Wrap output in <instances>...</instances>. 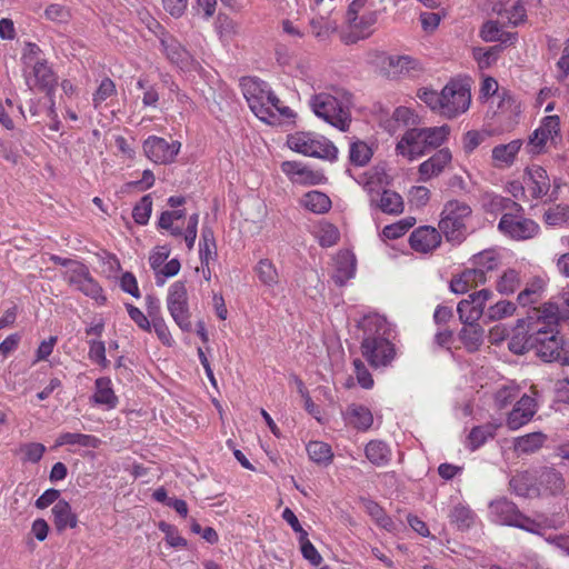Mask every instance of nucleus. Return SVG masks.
<instances>
[{"label": "nucleus", "instance_id": "4be33fe9", "mask_svg": "<svg viewBox=\"0 0 569 569\" xmlns=\"http://www.w3.org/2000/svg\"><path fill=\"white\" fill-rule=\"evenodd\" d=\"M423 140L420 128L408 129L397 142L396 152L409 161L421 158L428 150Z\"/></svg>", "mask_w": 569, "mask_h": 569}, {"label": "nucleus", "instance_id": "7c9ffc66", "mask_svg": "<svg viewBox=\"0 0 569 569\" xmlns=\"http://www.w3.org/2000/svg\"><path fill=\"white\" fill-rule=\"evenodd\" d=\"M53 522L58 531L67 528L73 529L78 526V517L72 511L70 503L66 500H58L52 509Z\"/></svg>", "mask_w": 569, "mask_h": 569}, {"label": "nucleus", "instance_id": "e433bc0d", "mask_svg": "<svg viewBox=\"0 0 569 569\" xmlns=\"http://www.w3.org/2000/svg\"><path fill=\"white\" fill-rule=\"evenodd\" d=\"M161 44L167 57L181 69H187L192 63L191 56L177 40L162 39Z\"/></svg>", "mask_w": 569, "mask_h": 569}, {"label": "nucleus", "instance_id": "603ef678", "mask_svg": "<svg viewBox=\"0 0 569 569\" xmlns=\"http://www.w3.org/2000/svg\"><path fill=\"white\" fill-rule=\"evenodd\" d=\"M516 305L508 300H500L491 305L485 313V321H499L513 316L516 312Z\"/></svg>", "mask_w": 569, "mask_h": 569}, {"label": "nucleus", "instance_id": "bf43d9fd", "mask_svg": "<svg viewBox=\"0 0 569 569\" xmlns=\"http://www.w3.org/2000/svg\"><path fill=\"white\" fill-rule=\"evenodd\" d=\"M18 452L22 462L37 463L42 459L46 447L40 442H26L20 445Z\"/></svg>", "mask_w": 569, "mask_h": 569}, {"label": "nucleus", "instance_id": "dca6fc26", "mask_svg": "<svg viewBox=\"0 0 569 569\" xmlns=\"http://www.w3.org/2000/svg\"><path fill=\"white\" fill-rule=\"evenodd\" d=\"M493 292L489 289H481L470 293L457 306V312L462 323H476L485 317L486 305L492 298Z\"/></svg>", "mask_w": 569, "mask_h": 569}, {"label": "nucleus", "instance_id": "b1692460", "mask_svg": "<svg viewBox=\"0 0 569 569\" xmlns=\"http://www.w3.org/2000/svg\"><path fill=\"white\" fill-rule=\"evenodd\" d=\"M452 161V152L449 148H441L418 167L421 181H428L440 176Z\"/></svg>", "mask_w": 569, "mask_h": 569}, {"label": "nucleus", "instance_id": "bb28decb", "mask_svg": "<svg viewBox=\"0 0 569 569\" xmlns=\"http://www.w3.org/2000/svg\"><path fill=\"white\" fill-rule=\"evenodd\" d=\"M356 268L357 260L353 252L350 250L339 251L333 257V281L339 286H343L348 280L355 277Z\"/></svg>", "mask_w": 569, "mask_h": 569}, {"label": "nucleus", "instance_id": "5701e85b", "mask_svg": "<svg viewBox=\"0 0 569 569\" xmlns=\"http://www.w3.org/2000/svg\"><path fill=\"white\" fill-rule=\"evenodd\" d=\"M347 21L351 32L343 36V41L346 43H353L360 39L368 38L372 33L373 27L378 21V12L376 9H372L349 18Z\"/></svg>", "mask_w": 569, "mask_h": 569}, {"label": "nucleus", "instance_id": "a211bd4d", "mask_svg": "<svg viewBox=\"0 0 569 569\" xmlns=\"http://www.w3.org/2000/svg\"><path fill=\"white\" fill-rule=\"evenodd\" d=\"M146 157L158 164H168L174 161L181 143L179 141L168 142L164 138L150 136L142 144Z\"/></svg>", "mask_w": 569, "mask_h": 569}, {"label": "nucleus", "instance_id": "423d86ee", "mask_svg": "<svg viewBox=\"0 0 569 569\" xmlns=\"http://www.w3.org/2000/svg\"><path fill=\"white\" fill-rule=\"evenodd\" d=\"M490 98L498 100L495 114L499 123V132L513 130L521 112L520 104L507 91H499L496 79L486 77L480 86L479 99L486 101Z\"/></svg>", "mask_w": 569, "mask_h": 569}, {"label": "nucleus", "instance_id": "20e7f679", "mask_svg": "<svg viewBox=\"0 0 569 569\" xmlns=\"http://www.w3.org/2000/svg\"><path fill=\"white\" fill-rule=\"evenodd\" d=\"M528 327L531 330L530 343L540 359L546 362L569 365V340L559 336L558 325L538 320L532 309L528 316Z\"/></svg>", "mask_w": 569, "mask_h": 569}, {"label": "nucleus", "instance_id": "69168bd1", "mask_svg": "<svg viewBox=\"0 0 569 569\" xmlns=\"http://www.w3.org/2000/svg\"><path fill=\"white\" fill-rule=\"evenodd\" d=\"M216 30L221 42L228 44L238 33V26L228 17H219L216 22Z\"/></svg>", "mask_w": 569, "mask_h": 569}, {"label": "nucleus", "instance_id": "f257e3e1", "mask_svg": "<svg viewBox=\"0 0 569 569\" xmlns=\"http://www.w3.org/2000/svg\"><path fill=\"white\" fill-rule=\"evenodd\" d=\"M241 89L251 111L261 121L279 126L295 120L296 112L282 103L267 82L257 78H244L241 80Z\"/></svg>", "mask_w": 569, "mask_h": 569}, {"label": "nucleus", "instance_id": "49530a36", "mask_svg": "<svg viewBox=\"0 0 569 569\" xmlns=\"http://www.w3.org/2000/svg\"><path fill=\"white\" fill-rule=\"evenodd\" d=\"M312 234L321 247H332L339 240V230L331 223L321 221L312 229Z\"/></svg>", "mask_w": 569, "mask_h": 569}, {"label": "nucleus", "instance_id": "4d7b16f0", "mask_svg": "<svg viewBox=\"0 0 569 569\" xmlns=\"http://www.w3.org/2000/svg\"><path fill=\"white\" fill-rule=\"evenodd\" d=\"M137 88L143 92L142 104L146 108H157L160 96L156 84L151 83L147 77L141 76L137 81Z\"/></svg>", "mask_w": 569, "mask_h": 569}, {"label": "nucleus", "instance_id": "58836bf2", "mask_svg": "<svg viewBox=\"0 0 569 569\" xmlns=\"http://www.w3.org/2000/svg\"><path fill=\"white\" fill-rule=\"evenodd\" d=\"M300 204L317 214H322L331 208V200L320 191H309L300 199Z\"/></svg>", "mask_w": 569, "mask_h": 569}, {"label": "nucleus", "instance_id": "774afa93", "mask_svg": "<svg viewBox=\"0 0 569 569\" xmlns=\"http://www.w3.org/2000/svg\"><path fill=\"white\" fill-rule=\"evenodd\" d=\"M482 206L491 212L505 210L509 207H518V204L510 199L495 193H485L482 197Z\"/></svg>", "mask_w": 569, "mask_h": 569}, {"label": "nucleus", "instance_id": "f8f14e48", "mask_svg": "<svg viewBox=\"0 0 569 569\" xmlns=\"http://www.w3.org/2000/svg\"><path fill=\"white\" fill-rule=\"evenodd\" d=\"M64 279L69 284L81 291L87 297L93 299L97 303L103 305L106 297L102 288L91 277L89 269L81 262H70L64 271Z\"/></svg>", "mask_w": 569, "mask_h": 569}, {"label": "nucleus", "instance_id": "09e8293b", "mask_svg": "<svg viewBox=\"0 0 569 569\" xmlns=\"http://www.w3.org/2000/svg\"><path fill=\"white\" fill-rule=\"evenodd\" d=\"M306 450L310 460L318 465L328 466L333 459L331 447L323 441H310Z\"/></svg>", "mask_w": 569, "mask_h": 569}, {"label": "nucleus", "instance_id": "c03bdc74", "mask_svg": "<svg viewBox=\"0 0 569 569\" xmlns=\"http://www.w3.org/2000/svg\"><path fill=\"white\" fill-rule=\"evenodd\" d=\"M463 325L459 333L460 340L469 351L478 350L483 340V328L478 322Z\"/></svg>", "mask_w": 569, "mask_h": 569}, {"label": "nucleus", "instance_id": "0eeeda50", "mask_svg": "<svg viewBox=\"0 0 569 569\" xmlns=\"http://www.w3.org/2000/svg\"><path fill=\"white\" fill-rule=\"evenodd\" d=\"M287 144L297 153L329 161L336 160L338 154V149L330 140L310 132L290 134Z\"/></svg>", "mask_w": 569, "mask_h": 569}, {"label": "nucleus", "instance_id": "39448f33", "mask_svg": "<svg viewBox=\"0 0 569 569\" xmlns=\"http://www.w3.org/2000/svg\"><path fill=\"white\" fill-rule=\"evenodd\" d=\"M21 63L27 87L30 90L44 91L51 97L57 87L58 77L40 47L32 42L24 43Z\"/></svg>", "mask_w": 569, "mask_h": 569}, {"label": "nucleus", "instance_id": "e2e57ef3", "mask_svg": "<svg viewBox=\"0 0 569 569\" xmlns=\"http://www.w3.org/2000/svg\"><path fill=\"white\" fill-rule=\"evenodd\" d=\"M545 222L548 226L556 227L561 226L569 221V206L557 204L549 208L543 214Z\"/></svg>", "mask_w": 569, "mask_h": 569}, {"label": "nucleus", "instance_id": "680f3d73", "mask_svg": "<svg viewBox=\"0 0 569 569\" xmlns=\"http://www.w3.org/2000/svg\"><path fill=\"white\" fill-rule=\"evenodd\" d=\"M500 47L495 46L488 49L475 48L472 50V57L477 61L480 69H487L491 67L498 59Z\"/></svg>", "mask_w": 569, "mask_h": 569}, {"label": "nucleus", "instance_id": "393cba45", "mask_svg": "<svg viewBox=\"0 0 569 569\" xmlns=\"http://www.w3.org/2000/svg\"><path fill=\"white\" fill-rule=\"evenodd\" d=\"M523 146L521 139H515L507 143H499L491 150V164L498 170H505L511 168L517 159L518 154Z\"/></svg>", "mask_w": 569, "mask_h": 569}, {"label": "nucleus", "instance_id": "6ab92c4d", "mask_svg": "<svg viewBox=\"0 0 569 569\" xmlns=\"http://www.w3.org/2000/svg\"><path fill=\"white\" fill-rule=\"evenodd\" d=\"M281 170L296 184L316 186L326 181L322 171L315 170L300 161H283Z\"/></svg>", "mask_w": 569, "mask_h": 569}, {"label": "nucleus", "instance_id": "5fc2aeb1", "mask_svg": "<svg viewBox=\"0 0 569 569\" xmlns=\"http://www.w3.org/2000/svg\"><path fill=\"white\" fill-rule=\"evenodd\" d=\"M116 83L110 78L102 79L92 96L93 108L97 110L101 109L106 104L107 100L116 97Z\"/></svg>", "mask_w": 569, "mask_h": 569}, {"label": "nucleus", "instance_id": "a19ab883", "mask_svg": "<svg viewBox=\"0 0 569 569\" xmlns=\"http://www.w3.org/2000/svg\"><path fill=\"white\" fill-rule=\"evenodd\" d=\"M547 440L540 431L528 433L515 439V450L520 455H529L539 450Z\"/></svg>", "mask_w": 569, "mask_h": 569}, {"label": "nucleus", "instance_id": "412c9836", "mask_svg": "<svg viewBox=\"0 0 569 569\" xmlns=\"http://www.w3.org/2000/svg\"><path fill=\"white\" fill-rule=\"evenodd\" d=\"M523 183L526 184L528 201L541 199L547 196L550 190L549 176L547 171L538 164L526 168Z\"/></svg>", "mask_w": 569, "mask_h": 569}, {"label": "nucleus", "instance_id": "c9c22d12", "mask_svg": "<svg viewBox=\"0 0 569 569\" xmlns=\"http://www.w3.org/2000/svg\"><path fill=\"white\" fill-rule=\"evenodd\" d=\"M546 282L540 277H535L527 282L523 290H521L517 297V301L522 307H528L538 303L543 296Z\"/></svg>", "mask_w": 569, "mask_h": 569}, {"label": "nucleus", "instance_id": "6e6552de", "mask_svg": "<svg viewBox=\"0 0 569 569\" xmlns=\"http://www.w3.org/2000/svg\"><path fill=\"white\" fill-rule=\"evenodd\" d=\"M471 216V208L461 201L447 202L441 212L439 229L449 241L460 242L467 234V222Z\"/></svg>", "mask_w": 569, "mask_h": 569}, {"label": "nucleus", "instance_id": "9b49d317", "mask_svg": "<svg viewBox=\"0 0 569 569\" xmlns=\"http://www.w3.org/2000/svg\"><path fill=\"white\" fill-rule=\"evenodd\" d=\"M516 212L503 213L498 223L499 231L513 240H528L539 233V224L523 216L522 208L515 207Z\"/></svg>", "mask_w": 569, "mask_h": 569}, {"label": "nucleus", "instance_id": "79ce46f5", "mask_svg": "<svg viewBox=\"0 0 569 569\" xmlns=\"http://www.w3.org/2000/svg\"><path fill=\"white\" fill-rule=\"evenodd\" d=\"M367 459L375 466H386L391 459L390 448L382 441L372 440L365 449Z\"/></svg>", "mask_w": 569, "mask_h": 569}, {"label": "nucleus", "instance_id": "37998d69", "mask_svg": "<svg viewBox=\"0 0 569 569\" xmlns=\"http://www.w3.org/2000/svg\"><path fill=\"white\" fill-rule=\"evenodd\" d=\"M450 522L460 530L469 529L476 521L475 512L469 506L458 502L448 515Z\"/></svg>", "mask_w": 569, "mask_h": 569}, {"label": "nucleus", "instance_id": "1a4fd4ad", "mask_svg": "<svg viewBox=\"0 0 569 569\" xmlns=\"http://www.w3.org/2000/svg\"><path fill=\"white\" fill-rule=\"evenodd\" d=\"M490 520L505 526L520 528L531 533L540 535V525L522 515L517 506L505 499H497L489 505Z\"/></svg>", "mask_w": 569, "mask_h": 569}, {"label": "nucleus", "instance_id": "2f4dec72", "mask_svg": "<svg viewBox=\"0 0 569 569\" xmlns=\"http://www.w3.org/2000/svg\"><path fill=\"white\" fill-rule=\"evenodd\" d=\"M371 203L388 214H399L403 211L401 196L391 190H383L381 193L371 194Z\"/></svg>", "mask_w": 569, "mask_h": 569}, {"label": "nucleus", "instance_id": "9d476101", "mask_svg": "<svg viewBox=\"0 0 569 569\" xmlns=\"http://www.w3.org/2000/svg\"><path fill=\"white\" fill-rule=\"evenodd\" d=\"M528 478L526 476H517L510 480V486L519 496H531L537 493L539 496L557 495L562 492L565 480L562 476L553 469H543L540 471L536 487H527Z\"/></svg>", "mask_w": 569, "mask_h": 569}, {"label": "nucleus", "instance_id": "864d4df0", "mask_svg": "<svg viewBox=\"0 0 569 569\" xmlns=\"http://www.w3.org/2000/svg\"><path fill=\"white\" fill-rule=\"evenodd\" d=\"M199 254L202 267H209L210 261L216 258V242L210 229H203L199 243Z\"/></svg>", "mask_w": 569, "mask_h": 569}, {"label": "nucleus", "instance_id": "052dcab7", "mask_svg": "<svg viewBox=\"0 0 569 569\" xmlns=\"http://www.w3.org/2000/svg\"><path fill=\"white\" fill-rule=\"evenodd\" d=\"M89 351L88 357L89 359L98 365L99 367L106 369L109 367L110 361L107 359L106 356V343L100 339H91L88 341Z\"/></svg>", "mask_w": 569, "mask_h": 569}, {"label": "nucleus", "instance_id": "13d9d810", "mask_svg": "<svg viewBox=\"0 0 569 569\" xmlns=\"http://www.w3.org/2000/svg\"><path fill=\"white\" fill-rule=\"evenodd\" d=\"M519 386L515 381H508L497 389L495 402L499 408H505L519 396Z\"/></svg>", "mask_w": 569, "mask_h": 569}, {"label": "nucleus", "instance_id": "338daca9", "mask_svg": "<svg viewBox=\"0 0 569 569\" xmlns=\"http://www.w3.org/2000/svg\"><path fill=\"white\" fill-rule=\"evenodd\" d=\"M152 212V199L150 194L143 196L132 210L133 220L141 226L148 223Z\"/></svg>", "mask_w": 569, "mask_h": 569}, {"label": "nucleus", "instance_id": "a18cd8bd", "mask_svg": "<svg viewBox=\"0 0 569 569\" xmlns=\"http://www.w3.org/2000/svg\"><path fill=\"white\" fill-rule=\"evenodd\" d=\"M101 440L91 435L78 433V432H63L60 433L56 440V446L61 447L66 445H78L87 448H98Z\"/></svg>", "mask_w": 569, "mask_h": 569}, {"label": "nucleus", "instance_id": "6e6d98bb", "mask_svg": "<svg viewBox=\"0 0 569 569\" xmlns=\"http://www.w3.org/2000/svg\"><path fill=\"white\" fill-rule=\"evenodd\" d=\"M496 426L485 425L475 427L468 436V447L476 450L481 447L487 440L493 438L496 433Z\"/></svg>", "mask_w": 569, "mask_h": 569}, {"label": "nucleus", "instance_id": "4c0bfd02", "mask_svg": "<svg viewBox=\"0 0 569 569\" xmlns=\"http://www.w3.org/2000/svg\"><path fill=\"white\" fill-rule=\"evenodd\" d=\"M253 271L261 282L267 288H274L279 283V272L274 263L268 259H260L253 268Z\"/></svg>", "mask_w": 569, "mask_h": 569}, {"label": "nucleus", "instance_id": "8fccbe9b", "mask_svg": "<svg viewBox=\"0 0 569 569\" xmlns=\"http://www.w3.org/2000/svg\"><path fill=\"white\" fill-rule=\"evenodd\" d=\"M373 156V149L365 141L356 140L350 143L349 158L350 161L358 167L366 166Z\"/></svg>", "mask_w": 569, "mask_h": 569}, {"label": "nucleus", "instance_id": "ea45409f", "mask_svg": "<svg viewBox=\"0 0 569 569\" xmlns=\"http://www.w3.org/2000/svg\"><path fill=\"white\" fill-rule=\"evenodd\" d=\"M520 284V272L513 268H509L498 276L495 287L500 295L510 296L517 291Z\"/></svg>", "mask_w": 569, "mask_h": 569}, {"label": "nucleus", "instance_id": "473e14b6", "mask_svg": "<svg viewBox=\"0 0 569 569\" xmlns=\"http://www.w3.org/2000/svg\"><path fill=\"white\" fill-rule=\"evenodd\" d=\"M486 281L487 279L481 273H477L472 268H468L451 279L450 290L456 295H463L472 288L483 284Z\"/></svg>", "mask_w": 569, "mask_h": 569}, {"label": "nucleus", "instance_id": "de8ad7c7", "mask_svg": "<svg viewBox=\"0 0 569 569\" xmlns=\"http://www.w3.org/2000/svg\"><path fill=\"white\" fill-rule=\"evenodd\" d=\"M186 217L183 209H174L172 211H164L161 213L158 226L160 229L167 230L173 237L182 236V228L177 224L179 220Z\"/></svg>", "mask_w": 569, "mask_h": 569}, {"label": "nucleus", "instance_id": "c756f323", "mask_svg": "<svg viewBox=\"0 0 569 569\" xmlns=\"http://www.w3.org/2000/svg\"><path fill=\"white\" fill-rule=\"evenodd\" d=\"M418 123V116L408 107H398L393 110L391 117L382 123L383 128L395 134L403 128H408Z\"/></svg>", "mask_w": 569, "mask_h": 569}, {"label": "nucleus", "instance_id": "4468645a", "mask_svg": "<svg viewBox=\"0 0 569 569\" xmlns=\"http://www.w3.org/2000/svg\"><path fill=\"white\" fill-rule=\"evenodd\" d=\"M167 308L171 318L182 331L191 330L188 291L183 281H176L169 287Z\"/></svg>", "mask_w": 569, "mask_h": 569}, {"label": "nucleus", "instance_id": "2eb2a0df", "mask_svg": "<svg viewBox=\"0 0 569 569\" xmlns=\"http://www.w3.org/2000/svg\"><path fill=\"white\" fill-rule=\"evenodd\" d=\"M442 116L455 118L469 109L470 90L459 81H450L442 88Z\"/></svg>", "mask_w": 569, "mask_h": 569}, {"label": "nucleus", "instance_id": "c85d7f7f", "mask_svg": "<svg viewBox=\"0 0 569 569\" xmlns=\"http://www.w3.org/2000/svg\"><path fill=\"white\" fill-rule=\"evenodd\" d=\"M343 419L348 426L367 431L373 423V416L369 408L363 405L352 403L343 412Z\"/></svg>", "mask_w": 569, "mask_h": 569}, {"label": "nucleus", "instance_id": "7ed1b4c3", "mask_svg": "<svg viewBox=\"0 0 569 569\" xmlns=\"http://www.w3.org/2000/svg\"><path fill=\"white\" fill-rule=\"evenodd\" d=\"M312 112L327 123L347 131L351 123L352 94L343 88H331L309 100Z\"/></svg>", "mask_w": 569, "mask_h": 569}, {"label": "nucleus", "instance_id": "f704fd0d", "mask_svg": "<svg viewBox=\"0 0 569 569\" xmlns=\"http://www.w3.org/2000/svg\"><path fill=\"white\" fill-rule=\"evenodd\" d=\"M500 262V254L495 249H486L471 258V268L487 279V272L497 269Z\"/></svg>", "mask_w": 569, "mask_h": 569}, {"label": "nucleus", "instance_id": "f03ea898", "mask_svg": "<svg viewBox=\"0 0 569 569\" xmlns=\"http://www.w3.org/2000/svg\"><path fill=\"white\" fill-rule=\"evenodd\" d=\"M361 327L363 330L362 356L373 368L389 366L396 358L390 323L382 316L369 315L363 318Z\"/></svg>", "mask_w": 569, "mask_h": 569}, {"label": "nucleus", "instance_id": "0e129e2a", "mask_svg": "<svg viewBox=\"0 0 569 569\" xmlns=\"http://www.w3.org/2000/svg\"><path fill=\"white\" fill-rule=\"evenodd\" d=\"M416 223V218L407 217L382 229V236L387 239H397L402 237Z\"/></svg>", "mask_w": 569, "mask_h": 569}, {"label": "nucleus", "instance_id": "a878e982", "mask_svg": "<svg viewBox=\"0 0 569 569\" xmlns=\"http://www.w3.org/2000/svg\"><path fill=\"white\" fill-rule=\"evenodd\" d=\"M535 317L538 320L547 321L550 325H558L559 320H569V291L563 293L558 301H550L540 308H533Z\"/></svg>", "mask_w": 569, "mask_h": 569}, {"label": "nucleus", "instance_id": "ddd939ff", "mask_svg": "<svg viewBox=\"0 0 569 569\" xmlns=\"http://www.w3.org/2000/svg\"><path fill=\"white\" fill-rule=\"evenodd\" d=\"M560 139V119L558 116H546L540 124L529 136L527 150L537 156L546 152L547 148Z\"/></svg>", "mask_w": 569, "mask_h": 569}, {"label": "nucleus", "instance_id": "72a5a7b5", "mask_svg": "<svg viewBox=\"0 0 569 569\" xmlns=\"http://www.w3.org/2000/svg\"><path fill=\"white\" fill-rule=\"evenodd\" d=\"M92 400L98 406H103L106 409H113L118 405V398L112 389V382L109 378H98L94 382V393Z\"/></svg>", "mask_w": 569, "mask_h": 569}, {"label": "nucleus", "instance_id": "aec40b11", "mask_svg": "<svg viewBox=\"0 0 569 569\" xmlns=\"http://www.w3.org/2000/svg\"><path fill=\"white\" fill-rule=\"evenodd\" d=\"M388 74L392 78H417L423 73L422 62L409 54H392L387 58Z\"/></svg>", "mask_w": 569, "mask_h": 569}, {"label": "nucleus", "instance_id": "cd10ccee", "mask_svg": "<svg viewBox=\"0 0 569 569\" xmlns=\"http://www.w3.org/2000/svg\"><path fill=\"white\" fill-rule=\"evenodd\" d=\"M409 241L415 251L428 253L440 244L441 236L435 227L423 226L411 233Z\"/></svg>", "mask_w": 569, "mask_h": 569}, {"label": "nucleus", "instance_id": "3c124183", "mask_svg": "<svg viewBox=\"0 0 569 569\" xmlns=\"http://www.w3.org/2000/svg\"><path fill=\"white\" fill-rule=\"evenodd\" d=\"M427 149L442 146L450 134V127L447 124L440 127L420 128Z\"/></svg>", "mask_w": 569, "mask_h": 569}, {"label": "nucleus", "instance_id": "f3484780", "mask_svg": "<svg viewBox=\"0 0 569 569\" xmlns=\"http://www.w3.org/2000/svg\"><path fill=\"white\" fill-rule=\"evenodd\" d=\"M538 391L535 386L530 388V395H522L507 416V427L518 430L527 425L538 411Z\"/></svg>", "mask_w": 569, "mask_h": 569}]
</instances>
